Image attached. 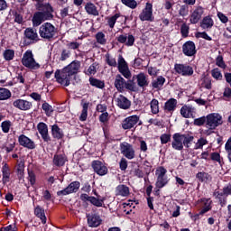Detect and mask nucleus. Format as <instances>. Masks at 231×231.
Segmentation results:
<instances>
[{
  "instance_id": "nucleus-43",
  "label": "nucleus",
  "mask_w": 231,
  "mask_h": 231,
  "mask_svg": "<svg viewBox=\"0 0 231 231\" xmlns=\"http://www.w3.org/2000/svg\"><path fill=\"white\" fill-rule=\"evenodd\" d=\"M42 109L44 111L46 116H51L53 115V106L50 103L43 101L42 105Z\"/></svg>"
},
{
  "instance_id": "nucleus-58",
  "label": "nucleus",
  "mask_w": 231,
  "mask_h": 231,
  "mask_svg": "<svg viewBox=\"0 0 231 231\" xmlns=\"http://www.w3.org/2000/svg\"><path fill=\"white\" fill-rule=\"evenodd\" d=\"M221 196H225V198H228V196H231V183L226 184L222 189Z\"/></svg>"
},
{
  "instance_id": "nucleus-53",
  "label": "nucleus",
  "mask_w": 231,
  "mask_h": 231,
  "mask_svg": "<svg viewBox=\"0 0 231 231\" xmlns=\"http://www.w3.org/2000/svg\"><path fill=\"white\" fill-rule=\"evenodd\" d=\"M211 77H213V79H215L216 80L223 79V74H221V70H219L218 68L213 69L211 70Z\"/></svg>"
},
{
  "instance_id": "nucleus-13",
  "label": "nucleus",
  "mask_w": 231,
  "mask_h": 231,
  "mask_svg": "<svg viewBox=\"0 0 231 231\" xmlns=\"http://www.w3.org/2000/svg\"><path fill=\"white\" fill-rule=\"evenodd\" d=\"M120 151L127 160H133L134 158V148H133V144L124 142L120 144Z\"/></svg>"
},
{
  "instance_id": "nucleus-60",
  "label": "nucleus",
  "mask_w": 231,
  "mask_h": 231,
  "mask_svg": "<svg viewBox=\"0 0 231 231\" xmlns=\"http://www.w3.org/2000/svg\"><path fill=\"white\" fill-rule=\"evenodd\" d=\"M179 15H180V17H187V15H189V6L186 4L180 6Z\"/></svg>"
},
{
  "instance_id": "nucleus-62",
  "label": "nucleus",
  "mask_w": 231,
  "mask_h": 231,
  "mask_svg": "<svg viewBox=\"0 0 231 231\" xmlns=\"http://www.w3.org/2000/svg\"><path fill=\"white\" fill-rule=\"evenodd\" d=\"M195 37L196 39H205V41H212V37L208 36V34L207 33V32H197L195 33Z\"/></svg>"
},
{
  "instance_id": "nucleus-40",
  "label": "nucleus",
  "mask_w": 231,
  "mask_h": 231,
  "mask_svg": "<svg viewBox=\"0 0 231 231\" xmlns=\"http://www.w3.org/2000/svg\"><path fill=\"white\" fill-rule=\"evenodd\" d=\"M67 189L70 194H75L76 192H79V189H80V181L75 180L70 182L68 185Z\"/></svg>"
},
{
  "instance_id": "nucleus-3",
  "label": "nucleus",
  "mask_w": 231,
  "mask_h": 231,
  "mask_svg": "<svg viewBox=\"0 0 231 231\" xmlns=\"http://www.w3.org/2000/svg\"><path fill=\"white\" fill-rule=\"evenodd\" d=\"M59 30L50 22L43 23L39 28V35L44 41H53L57 37Z\"/></svg>"
},
{
  "instance_id": "nucleus-12",
  "label": "nucleus",
  "mask_w": 231,
  "mask_h": 231,
  "mask_svg": "<svg viewBox=\"0 0 231 231\" xmlns=\"http://www.w3.org/2000/svg\"><path fill=\"white\" fill-rule=\"evenodd\" d=\"M18 143L21 147H24V149H29L30 151H33L37 147L33 140L23 134L18 136Z\"/></svg>"
},
{
  "instance_id": "nucleus-48",
  "label": "nucleus",
  "mask_w": 231,
  "mask_h": 231,
  "mask_svg": "<svg viewBox=\"0 0 231 231\" xmlns=\"http://www.w3.org/2000/svg\"><path fill=\"white\" fill-rule=\"evenodd\" d=\"M14 57H15V51L12 49H7L4 51V59L5 60H14Z\"/></svg>"
},
{
  "instance_id": "nucleus-30",
  "label": "nucleus",
  "mask_w": 231,
  "mask_h": 231,
  "mask_svg": "<svg viewBox=\"0 0 231 231\" xmlns=\"http://www.w3.org/2000/svg\"><path fill=\"white\" fill-rule=\"evenodd\" d=\"M34 216L41 219L42 225H46L47 218L44 208L41 207L40 205H37L34 208Z\"/></svg>"
},
{
  "instance_id": "nucleus-46",
  "label": "nucleus",
  "mask_w": 231,
  "mask_h": 231,
  "mask_svg": "<svg viewBox=\"0 0 231 231\" xmlns=\"http://www.w3.org/2000/svg\"><path fill=\"white\" fill-rule=\"evenodd\" d=\"M96 41L98 44H101L102 46L106 45V43L107 42V40L106 39V34L102 32H97Z\"/></svg>"
},
{
  "instance_id": "nucleus-6",
  "label": "nucleus",
  "mask_w": 231,
  "mask_h": 231,
  "mask_svg": "<svg viewBox=\"0 0 231 231\" xmlns=\"http://www.w3.org/2000/svg\"><path fill=\"white\" fill-rule=\"evenodd\" d=\"M22 64L24 66V68H28V69H39L41 68V64L36 62L32 50H27L23 53L22 58Z\"/></svg>"
},
{
  "instance_id": "nucleus-2",
  "label": "nucleus",
  "mask_w": 231,
  "mask_h": 231,
  "mask_svg": "<svg viewBox=\"0 0 231 231\" xmlns=\"http://www.w3.org/2000/svg\"><path fill=\"white\" fill-rule=\"evenodd\" d=\"M171 147L174 151H183V147L190 149L192 142H194L193 135L189 134L175 133L172 135Z\"/></svg>"
},
{
  "instance_id": "nucleus-8",
  "label": "nucleus",
  "mask_w": 231,
  "mask_h": 231,
  "mask_svg": "<svg viewBox=\"0 0 231 231\" xmlns=\"http://www.w3.org/2000/svg\"><path fill=\"white\" fill-rule=\"evenodd\" d=\"M39 41V34L33 28H26L24 31L23 45L30 46L35 44Z\"/></svg>"
},
{
  "instance_id": "nucleus-54",
  "label": "nucleus",
  "mask_w": 231,
  "mask_h": 231,
  "mask_svg": "<svg viewBox=\"0 0 231 231\" xmlns=\"http://www.w3.org/2000/svg\"><path fill=\"white\" fill-rule=\"evenodd\" d=\"M3 133H10V127H12V121L5 120L3 121L1 124Z\"/></svg>"
},
{
  "instance_id": "nucleus-61",
  "label": "nucleus",
  "mask_w": 231,
  "mask_h": 231,
  "mask_svg": "<svg viewBox=\"0 0 231 231\" xmlns=\"http://www.w3.org/2000/svg\"><path fill=\"white\" fill-rule=\"evenodd\" d=\"M125 88L128 91H136V86L134 85V79H133L132 80H129V82L125 81Z\"/></svg>"
},
{
  "instance_id": "nucleus-51",
  "label": "nucleus",
  "mask_w": 231,
  "mask_h": 231,
  "mask_svg": "<svg viewBox=\"0 0 231 231\" xmlns=\"http://www.w3.org/2000/svg\"><path fill=\"white\" fill-rule=\"evenodd\" d=\"M103 133L106 142L111 143L113 142V140H115V137L111 135V132H109V128H107V125L103 126Z\"/></svg>"
},
{
  "instance_id": "nucleus-24",
  "label": "nucleus",
  "mask_w": 231,
  "mask_h": 231,
  "mask_svg": "<svg viewBox=\"0 0 231 231\" xmlns=\"http://www.w3.org/2000/svg\"><path fill=\"white\" fill-rule=\"evenodd\" d=\"M12 170L10 169V166L8 163H5L2 166V182L4 185H6V183H10V176L12 175Z\"/></svg>"
},
{
  "instance_id": "nucleus-55",
  "label": "nucleus",
  "mask_w": 231,
  "mask_h": 231,
  "mask_svg": "<svg viewBox=\"0 0 231 231\" xmlns=\"http://www.w3.org/2000/svg\"><path fill=\"white\" fill-rule=\"evenodd\" d=\"M13 16L14 19V23H17V24H23L24 23V17L21 13H18L17 11L13 13Z\"/></svg>"
},
{
  "instance_id": "nucleus-59",
  "label": "nucleus",
  "mask_w": 231,
  "mask_h": 231,
  "mask_svg": "<svg viewBox=\"0 0 231 231\" xmlns=\"http://www.w3.org/2000/svg\"><path fill=\"white\" fill-rule=\"evenodd\" d=\"M171 134H162L160 136L161 143L162 145H165L166 143H169L171 142Z\"/></svg>"
},
{
  "instance_id": "nucleus-9",
  "label": "nucleus",
  "mask_w": 231,
  "mask_h": 231,
  "mask_svg": "<svg viewBox=\"0 0 231 231\" xmlns=\"http://www.w3.org/2000/svg\"><path fill=\"white\" fill-rule=\"evenodd\" d=\"M174 70L182 77H192L194 75V69L187 64L176 63Z\"/></svg>"
},
{
  "instance_id": "nucleus-29",
  "label": "nucleus",
  "mask_w": 231,
  "mask_h": 231,
  "mask_svg": "<svg viewBox=\"0 0 231 231\" xmlns=\"http://www.w3.org/2000/svg\"><path fill=\"white\" fill-rule=\"evenodd\" d=\"M114 86L119 93H124V89H125V80L124 79L122 75L117 74L116 76Z\"/></svg>"
},
{
  "instance_id": "nucleus-25",
  "label": "nucleus",
  "mask_w": 231,
  "mask_h": 231,
  "mask_svg": "<svg viewBox=\"0 0 231 231\" xmlns=\"http://www.w3.org/2000/svg\"><path fill=\"white\" fill-rule=\"evenodd\" d=\"M198 203H202L200 214H207V212H210V210H212V199L202 198L198 200Z\"/></svg>"
},
{
  "instance_id": "nucleus-38",
  "label": "nucleus",
  "mask_w": 231,
  "mask_h": 231,
  "mask_svg": "<svg viewBox=\"0 0 231 231\" xmlns=\"http://www.w3.org/2000/svg\"><path fill=\"white\" fill-rule=\"evenodd\" d=\"M16 174L19 181H21L22 180H24V162L21 161L17 164Z\"/></svg>"
},
{
  "instance_id": "nucleus-63",
  "label": "nucleus",
  "mask_w": 231,
  "mask_h": 231,
  "mask_svg": "<svg viewBox=\"0 0 231 231\" xmlns=\"http://www.w3.org/2000/svg\"><path fill=\"white\" fill-rule=\"evenodd\" d=\"M205 124H207V116H201L194 119V125L201 127V125H205Z\"/></svg>"
},
{
  "instance_id": "nucleus-31",
  "label": "nucleus",
  "mask_w": 231,
  "mask_h": 231,
  "mask_svg": "<svg viewBox=\"0 0 231 231\" xmlns=\"http://www.w3.org/2000/svg\"><path fill=\"white\" fill-rule=\"evenodd\" d=\"M35 1L36 5V8L37 10L39 11H42V10H45V11H51V12H55V9H53V6H51V3H45L44 4V0H33Z\"/></svg>"
},
{
  "instance_id": "nucleus-18",
  "label": "nucleus",
  "mask_w": 231,
  "mask_h": 231,
  "mask_svg": "<svg viewBox=\"0 0 231 231\" xmlns=\"http://www.w3.org/2000/svg\"><path fill=\"white\" fill-rule=\"evenodd\" d=\"M37 129L43 142H45L46 143H50V142H51V137L48 133V125H46V123L41 122L37 125Z\"/></svg>"
},
{
  "instance_id": "nucleus-28",
  "label": "nucleus",
  "mask_w": 231,
  "mask_h": 231,
  "mask_svg": "<svg viewBox=\"0 0 231 231\" xmlns=\"http://www.w3.org/2000/svg\"><path fill=\"white\" fill-rule=\"evenodd\" d=\"M52 162L55 167H64L66 162H68V157L66 154H55Z\"/></svg>"
},
{
  "instance_id": "nucleus-10",
  "label": "nucleus",
  "mask_w": 231,
  "mask_h": 231,
  "mask_svg": "<svg viewBox=\"0 0 231 231\" xmlns=\"http://www.w3.org/2000/svg\"><path fill=\"white\" fill-rule=\"evenodd\" d=\"M140 21H148L149 23H153L154 15H152V4L146 3L145 8L143 9L142 13L139 14Z\"/></svg>"
},
{
  "instance_id": "nucleus-7",
  "label": "nucleus",
  "mask_w": 231,
  "mask_h": 231,
  "mask_svg": "<svg viewBox=\"0 0 231 231\" xmlns=\"http://www.w3.org/2000/svg\"><path fill=\"white\" fill-rule=\"evenodd\" d=\"M223 125V116L218 113H211L206 116V127L207 129H216Z\"/></svg>"
},
{
  "instance_id": "nucleus-19",
  "label": "nucleus",
  "mask_w": 231,
  "mask_h": 231,
  "mask_svg": "<svg viewBox=\"0 0 231 231\" xmlns=\"http://www.w3.org/2000/svg\"><path fill=\"white\" fill-rule=\"evenodd\" d=\"M177 107H178V100L174 97H171L164 103L162 109L164 113L166 114L170 113V115H172L174 111H176Z\"/></svg>"
},
{
  "instance_id": "nucleus-16",
  "label": "nucleus",
  "mask_w": 231,
  "mask_h": 231,
  "mask_svg": "<svg viewBox=\"0 0 231 231\" xmlns=\"http://www.w3.org/2000/svg\"><path fill=\"white\" fill-rule=\"evenodd\" d=\"M92 169L97 176H106L109 172L107 166H105L104 163L100 161L92 162Z\"/></svg>"
},
{
  "instance_id": "nucleus-50",
  "label": "nucleus",
  "mask_w": 231,
  "mask_h": 231,
  "mask_svg": "<svg viewBox=\"0 0 231 231\" xmlns=\"http://www.w3.org/2000/svg\"><path fill=\"white\" fill-rule=\"evenodd\" d=\"M121 3L132 10H134V8L138 6V2H136V0H121Z\"/></svg>"
},
{
  "instance_id": "nucleus-17",
  "label": "nucleus",
  "mask_w": 231,
  "mask_h": 231,
  "mask_svg": "<svg viewBox=\"0 0 231 231\" xmlns=\"http://www.w3.org/2000/svg\"><path fill=\"white\" fill-rule=\"evenodd\" d=\"M203 14H205V9L200 5L197 6L189 15L190 23L198 24V23L201 21V17H203Z\"/></svg>"
},
{
  "instance_id": "nucleus-27",
  "label": "nucleus",
  "mask_w": 231,
  "mask_h": 231,
  "mask_svg": "<svg viewBox=\"0 0 231 231\" xmlns=\"http://www.w3.org/2000/svg\"><path fill=\"white\" fill-rule=\"evenodd\" d=\"M131 194L130 189L125 184H119L116 188V196H121L122 198H127Z\"/></svg>"
},
{
  "instance_id": "nucleus-20",
  "label": "nucleus",
  "mask_w": 231,
  "mask_h": 231,
  "mask_svg": "<svg viewBox=\"0 0 231 231\" xmlns=\"http://www.w3.org/2000/svg\"><path fill=\"white\" fill-rule=\"evenodd\" d=\"M115 102L119 109L127 110L131 107V100L124 95H119L118 97L115 99Z\"/></svg>"
},
{
  "instance_id": "nucleus-41",
  "label": "nucleus",
  "mask_w": 231,
  "mask_h": 231,
  "mask_svg": "<svg viewBox=\"0 0 231 231\" xmlns=\"http://www.w3.org/2000/svg\"><path fill=\"white\" fill-rule=\"evenodd\" d=\"M10 143L9 144H3L1 149L5 151L6 154H10V152H14V150L15 149V139H10Z\"/></svg>"
},
{
  "instance_id": "nucleus-49",
  "label": "nucleus",
  "mask_w": 231,
  "mask_h": 231,
  "mask_svg": "<svg viewBox=\"0 0 231 231\" xmlns=\"http://www.w3.org/2000/svg\"><path fill=\"white\" fill-rule=\"evenodd\" d=\"M156 178H165L167 177V169L163 166H160L155 171Z\"/></svg>"
},
{
  "instance_id": "nucleus-22",
  "label": "nucleus",
  "mask_w": 231,
  "mask_h": 231,
  "mask_svg": "<svg viewBox=\"0 0 231 231\" xmlns=\"http://www.w3.org/2000/svg\"><path fill=\"white\" fill-rule=\"evenodd\" d=\"M14 107L20 109V111H30V108L32 107V102L24 99H16L13 103Z\"/></svg>"
},
{
  "instance_id": "nucleus-23",
  "label": "nucleus",
  "mask_w": 231,
  "mask_h": 231,
  "mask_svg": "<svg viewBox=\"0 0 231 231\" xmlns=\"http://www.w3.org/2000/svg\"><path fill=\"white\" fill-rule=\"evenodd\" d=\"M196 108L190 105H184L180 108V115L183 118H194Z\"/></svg>"
},
{
  "instance_id": "nucleus-5",
  "label": "nucleus",
  "mask_w": 231,
  "mask_h": 231,
  "mask_svg": "<svg viewBox=\"0 0 231 231\" xmlns=\"http://www.w3.org/2000/svg\"><path fill=\"white\" fill-rule=\"evenodd\" d=\"M93 193L96 197L82 193L79 198L83 203H87V201H88V203H91V205H93L94 207H97V208H100V207H104L106 198L103 197L100 199V196L98 195V192H97V189H93Z\"/></svg>"
},
{
  "instance_id": "nucleus-32",
  "label": "nucleus",
  "mask_w": 231,
  "mask_h": 231,
  "mask_svg": "<svg viewBox=\"0 0 231 231\" xmlns=\"http://www.w3.org/2000/svg\"><path fill=\"white\" fill-rule=\"evenodd\" d=\"M167 80L163 76H158L156 79L152 80V88L153 89H162Z\"/></svg>"
},
{
  "instance_id": "nucleus-14",
  "label": "nucleus",
  "mask_w": 231,
  "mask_h": 231,
  "mask_svg": "<svg viewBox=\"0 0 231 231\" xmlns=\"http://www.w3.org/2000/svg\"><path fill=\"white\" fill-rule=\"evenodd\" d=\"M182 53L186 57H194L196 53H198V50H196V43L192 41H188L182 45Z\"/></svg>"
},
{
  "instance_id": "nucleus-26",
  "label": "nucleus",
  "mask_w": 231,
  "mask_h": 231,
  "mask_svg": "<svg viewBox=\"0 0 231 231\" xmlns=\"http://www.w3.org/2000/svg\"><path fill=\"white\" fill-rule=\"evenodd\" d=\"M51 136L54 140H62L64 138V130L59 127V125L55 124L51 126Z\"/></svg>"
},
{
  "instance_id": "nucleus-57",
  "label": "nucleus",
  "mask_w": 231,
  "mask_h": 231,
  "mask_svg": "<svg viewBox=\"0 0 231 231\" xmlns=\"http://www.w3.org/2000/svg\"><path fill=\"white\" fill-rule=\"evenodd\" d=\"M71 57V51L66 49H63L60 57V60L64 62V60H68Z\"/></svg>"
},
{
  "instance_id": "nucleus-56",
  "label": "nucleus",
  "mask_w": 231,
  "mask_h": 231,
  "mask_svg": "<svg viewBox=\"0 0 231 231\" xmlns=\"http://www.w3.org/2000/svg\"><path fill=\"white\" fill-rule=\"evenodd\" d=\"M106 62L108 64V66H112V68H116V59L111 58L109 53L106 54Z\"/></svg>"
},
{
  "instance_id": "nucleus-52",
  "label": "nucleus",
  "mask_w": 231,
  "mask_h": 231,
  "mask_svg": "<svg viewBox=\"0 0 231 231\" xmlns=\"http://www.w3.org/2000/svg\"><path fill=\"white\" fill-rule=\"evenodd\" d=\"M216 66L221 68L222 69H226V63H225V60L222 55H218L216 58Z\"/></svg>"
},
{
  "instance_id": "nucleus-35",
  "label": "nucleus",
  "mask_w": 231,
  "mask_h": 231,
  "mask_svg": "<svg viewBox=\"0 0 231 231\" xmlns=\"http://www.w3.org/2000/svg\"><path fill=\"white\" fill-rule=\"evenodd\" d=\"M81 106H82V111H81V115L79 116V120L81 122H86V120H88V109H89V102L84 103V100H82Z\"/></svg>"
},
{
  "instance_id": "nucleus-39",
  "label": "nucleus",
  "mask_w": 231,
  "mask_h": 231,
  "mask_svg": "<svg viewBox=\"0 0 231 231\" xmlns=\"http://www.w3.org/2000/svg\"><path fill=\"white\" fill-rule=\"evenodd\" d=\"M150 107L152 115H158V113H160V101L156 98L152 99L150 102Z\"/></svg>"
},
{
  "instance_id": "nucleus-1",
  "label": "nucleus",
  "mask_w": 231,
  "mask_h": 231,
  "mask_svg": "<svg viewBox=\"0 0 231 231\" xmlns=\"http://www.w3.org/2000/svg\"><path fill=\"white\" fill-rule=\"evenodd\" d=\"M80 69V61L73 60L68 66L64 67L61 70L57 69L55 71L54 77L56 79V82L68 88L69 84H71V78L75 77L79 70Z\"/></svg>"
},
{
  "instance_id": "nucleus-34",
  "label": "nucleus",
  "mask_w": 231,
  "mask_h": 231,
  "mask_svg": "<svg viewBox=\"0 0 231 231\" xmlns=\"http://www.w3.org/2000/svg\"><path fill=\"white\" fill-rule=\"evenodd\" d=\"M88 81L92 88H97V89H104L106 88V82L97 78L90 77Z\"/></svg>"
},
{
  "instance_id": "nucleus-44",
  "label": "nucleus",
  "mask_w": 231,
  "mask_h": 231,
  "mask_svg": "<svg viewBox=\"0 0 231 231\" xmlns=\"http://www.w3.org/2000/svg\"><path fill=\"white\" fill-rule=\"evenodd\" d=\"M169 183V177H157L155 187L157 189H163Z\"/></svg>"
},
{
  "instance_id": "nucleus-45",
  "label": "nucleus",
  "mask_w": 231,
  "mask_h": 231,
  "mask_svg": "<svg viewBox=\"0 0 231 231\" xmlns=\"http://www.w3.org/2000/svg\"><path fill=\"white\" fill-rule=\"evenodd\" d=\"M12 97V92L8 88H0V100H8Z\"/></svg>"
},
{
  "instance_id": "nucleus-15",
  "label": "nucleus",
  "mask_w": 231,
  "mask_h": 231,
  "mask_svg": "<svg viewBox=\"0 0 231 231\" xmlns=\"http://www.w3.org/2000/svg\"><path fill=\"white\" fill-rule=\"evenodd\" d=\"M138 122H140V116H138L137 115L130 116L125 118L124 121L122 122V128L125 131L133 129L134 125L138 124Z\"/></svg>"
},
{
  "instance_id": "nucleus-21",
  "label": "nucleus",
  "mask_w": 231,
  "mask_h": 231,
  "mask_svg": "<svg viewBox=\"0 0 231 231\" xmlns=\"http://www.w3.org/2000/svg\"><path fill=\"white\" fill-rule=\"evenodd\" d=\"M133 79L137 80V86L142 88V89H145V88L149 87V78H147L146 74L143 72H140L137 75L133 76Z\"/></svg>"
},
{
  "instance_id": "nucleus-64",
  "label": "nucleus",
  "mask_w": 231,
  "mask_h": 231,
  "mask_svg": "<svg viewBox=\"0 0 231 231\" xmlns=\"http://www.w3.org/2000/svg\"><path fill=\"white\" fill-rule=\"evenodd\" d=\"M189 30H190L189 25H187V23H182V25L180 26V33L182 37H189Z\"/></svg>"
},
{
  "instance_id": "nucleus-36",
  "label": "nucleus",
  "mask_w": 231,
  "mask_h": 231,
  "mask_svg": "<svg viewBox=\"0 0 231 231\" xmlns=\"http://www.w3.org/2000/svg\"><path fill=\"white\" fill-rule=\"evenodd\" d=\"M214 26V20L210 18V16H206L202 19V22L200 23V27L202 30H208Z\"/></svg>"
},
{
  "instance_id": "nucleus-11",
  "label": "nucleus",
  "mask_w": 231,
  "mask_h": 231,
  "mask_svg": "<svg viewBox=\"0 0 231 231\" xmlns=\"http://www.w3.org/2000/svg\"><path fill=\"white\" fill-rule=\"evenodd\" d=\"M87 223L90 228H97L102 225V218L97 213H87Z\"/></svg>"
},
{
  "instance_id": "nucleus-37",
  "label": "nucleus",
  "mask_w": 231,
  "mask_h": 231,
  "mask_svg": "<svg viewBox=\"0 0 231 231\" xmlns=\"http://www.w3.org/2000/svg\"><path fill=\"white\" fill-rule=\"evenodd\" d=\"M27 180L31 185V187H34L35 183H37V175L35 174V171L32 169L28 168L27 169Z\"/></svg>"
},
{
  "instance_id": "nucleus-4",
  "label": "nucleus",
  "mask_w": 231,
  "mask_h": 231,
  "mask_svg": "<svg viewBox=\"0 0 231 231\" xmlns=\"http://www.w3.org/2000/svg\"><path fill=\"white\" fill-rule=\"evenodd\" d=\"M53 12L55 11H46V10H42V11H37L33 14L32 18V23L33 28H37V26H41L44 21H53Z\"/></svg>"
},
{
  "instance_id": "nucleus-42",
  "label": "nucleus",
  "mask_w": 231,
  "mask_h": 231,
  "mask_svg": "<svg viewBox=\"0 0 231 231\" xmlns=\"http://www.w3.org/2000/svg\"><path fill=\"white\" fill-rule=\"evenodd\" d=\"M196 178L201 183H203L204 181H210V180H212V176H210V174H208V173H207L205 171H199L196 174Z\"/></svg>"
},
{
  "instance_id": "nucleus-47",
  "label": "nucleus",
  "mask_w": 231,
  "mask_h": 231,
  "mask_svg": "<svg viewBox=\"0 0 231 231\" xmlns=\"http://www.w3.org/2000/svg\"><path fill=\"white\" fill-rule=\"evenodd\" d=\"M120 16H121L120 13H117L113 16L107 18V24L109 28H115V24H116V20L120 18Z\"/></svg>"
},
{
  "instance_id": "nucleus-33",
  "label": "nucleus",
  "mask_w": 231,
  "mask_h": 231,
  "mask_svg": "<svg viewBox=\"0 0 231 231\" xmlns=\"http://www.w3.org/2000/svg\"><path fill=\"white\" fill-rule=\"evenodd\" d=\"M85 10L88 15H94V17L99 15L98 9H97V5H95V4L91 2L86 4Z\"/></svg>"
}]
</instances>
